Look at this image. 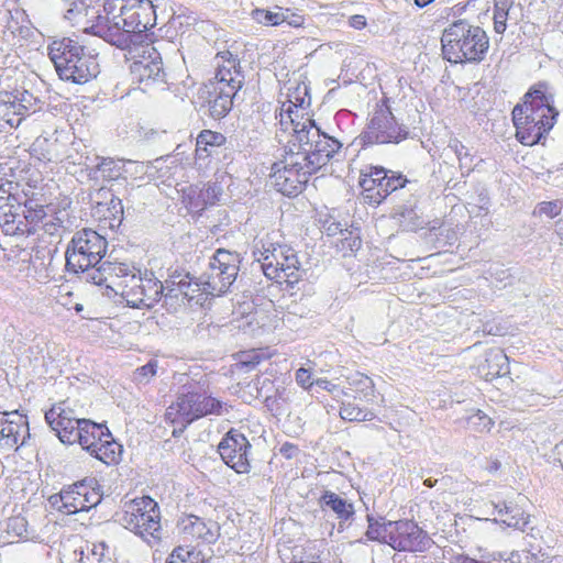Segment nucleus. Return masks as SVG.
<instances>
[{
  "instance_id": "1",
  "label": "nucleus",
  "mask_w": 563,
  "mask_h": 563,
  "mask_svg": "<svg viewBox=\"0 0 563 563\" xmlns=\"http://www.w3.org/2000/svg\"><path fill=\"white\" fill-rule=\"evenodd\" d=\"M102 7L104 15L97 16L89 31L120 49L141 43L156 23L151 0H103Z\"/></svg>"
},
{
  "instance_id": "2",
  "label": "nucleus",
  "mask_w": 563,
  "mask_h": 563,
  "mask_svg": "<svg viewBox=\"0 0 563 563\" xmlns=\"http://www.w3.org/2000/svg\"><path fill=\"white\" fill-rule=\"evenodd\" d=\"M92 273V284L106 285L115 294H120L132 308H152L164 292L163 284L153 273L146 272L142 275L135 267L124 263H106Z\"/></svg>"
},
{
  "instance_id": "3",
  "label": "nucleus",
  "mask_w": 563,
  "mask_h": 563,
  "mask_svg": "<svg viewBox=\"0 0 563 563\" xmlns=\"http://www.w3.org/2000/svg\"><path fill=\"white\" fill-rule=\"evenodd\" d=\"M553 96L548 95L544 85H538L525 96V102L512 110L517 137L525 145L538 143L555 122L558 111Z\"/></svg>"
},
{
  "instance_id": "4",
  "label": "nucleus",
  "mask_w": 563,
  "mask_h": 563,
  "mask_svg": "<svg viewBox=\"0 0 563 563\" xmlns=\"http://www.w3.org/2000/svg\"><path fill=\"white\" fill-rule=\"evenodd\" d=\"M253 254L268 279L290 286L300 280V263L295 250L276 241L275 234H267L256 242Z\"/></svg>"
},
{
  "instance_id": "5",
  "label": "nucleus",
  "mask_w": 563,
  "mask_h": 563,
  "mask_svg": "<svg viewBox=\"0 0 563 563\" xmlns=\"http://www.w3.org/2000/svg\"><path fill=\"white\" fill-rule=\"evenodd\" d=\"M441 43L443 55L451 63L481 62L489 45L485 31L465 20L449 25Z\"/></svg>"
},
{
  "instance_id": "6",
  "label": "nucleus",
  "mask_w": 563,
  "mask_h": 563,
  "mask_svg": "<svg viewBox=\"0 0 563 563\" xmlns=\"http://www.w3.org/2000/svg\"><path fill=\"white\" fill-rule=\"evenodd\" d=\"M366 537L390 545L396 551L424 552L432 544V539L411 520L385 521L368 518Z\"/></svg>"
},
{
  "instance_id": "7",
  "label": "nucleus",
  "mask_w": 563,
  "mask_h": 563,
  "mask_svg": "<svg viewBox=\"0 0 563 563\" xmlns=\"http://www.w3.org/2000/svg\"><path fill=\"white\" fill-rule=\"evenodd\" d=\"M107 246V240L91 229L76 232L66 250L68 271L82 273L86 280L92 283V272L109 263L108 261L101 262L106 255Z\"/></svg>"
},
{
  "instance_id": "8",
  "label": "nucleus",
  "mask_w": 563,
  "mask_h": 563,
  "mask_svg": "<svg viewBox=\"0 0 563 563\" xmlns=\"http://www.w3.org/2000/svg\"><path fill=\"white\" fill-rule=\"evenodd\" d=\"M115 520L141 537L148 544L161 539V512L157 503L148 496L125 501Z\"/></svg>"
},
{
  "instance_id": "9",
  "label": "nucleus",
  "mask_w": 563,
  "mask_h": 563,
  "mask_svg": "<svg viewBox=\"0 0 563 563\" xmlns=\"http://www.w3.org/2000/svg\"><path fill=\"white\" fill-rule=\"evenodd\" d=\"M295 133H290L289 140L307 156L312 168L319 170L341 148V143L320 132V129L310 118L295 125Z\"/></svg>"
},
{
  "instance_id": "10",
  "label": "nucleus",
  "mask_w": 563,
  "mask_h": 563,
  "mask_svg": "<svg viewBox=\"0 0 563 563\" xmlns=\"http://www.w3.org/2000/svg\"><path fill=\"white\" fill-rule=\"evenodd\" d=\"M316 173L301 151L288 139L284 158L272 166L271 177L276 189L285 196H294L301 191L309 176Z\"/></svg>"
},
{
  "instance_id": "11",
  "label": "nucleus",
  "mask_w": 563,
  "mask_h": 563,
  "mask_svg": "<svg viewBox=\"0 0 563 563\" xmlns=\"http://www.w3.org/2000/svg\"><path fill=\"white\" fill-rule=\"evenodd\" d=\"M224 408L225 404L221 400L208 395L206 390L196 388L179 394L167 408L166 418L172 423H180L186 427L209 415L220 416Z\"/></svg>"
},
{
  "instance_id": "12",
  "label": "nucleus",
  "mask_w": 563,
  "mask_h": 563,
  "mask_svg": "<svg viewBox=\"0 0 563 563\" xmlns=\"http://www.w3.org/2000/svg\"><path fill=\"white\" fill-rule=\"evenodd\" d=\"M240 255L223 249L217 250L210 258L208 269L200 276L202 292L220 296L228 291L240 269Z\"/></svg>"
},
{
  "instance_id": "13",
  "label": "nucleus",
  "mask_w": 563,
  "mask_h": 563,
  "mask_svg": "<svg viewBox=\"0 0 563 563\" xmlns=\"http://www.w3.org/2000/svg\"><path fill=\"white\" fill-rule=\"evenodd\" d=\"M408 135V131L399 125L386 106H377L373 112L364 139L369 144L399 143Z\"/></svg>"
},
{
  "instance_id": "14",
  "label": "nucleus",
  "mask_w": 563,
  "mask_h": 563,
  "mask_svg": "<svg viewBox=\"0 0 563 563\" xmlns=\"http://www.w3.org/2000/svg\"><path fill=\"white\" fill-rule=\"evenodd\" d=\"M133 80L139 84L142 91L150 90L153 86L164 88L165 71L159 52L150 44L142 46L140 59L131 65Z\"/></svg>"
},
{
  "instance_id": "15",
  "label": "nucleus",
  "mask_w": 563,
  "mask_h": 563,
  "mask_svg": "<svg viewBox=\"0 0 563 563\" xmlns=\"http://www.w3.org/2000/svg\"><path fill=\"white\" fill-rule=\"evenodd\" d=\"M251 444L246 437L235 429H231L218 445L223 462L239 474L251 471L249 451Z\"/></svg>"
},
{
  "instance_id": "16",
  "label": "nucleus",
  "mask_w": 563,
  "mask_h": 563,
  "mask_svg": "<svg viewBox=\"0 0 563 563\" xmlns=\"http://www.w3.org/2000/svg\"><path fill=\"white\" fill-rule=\"evenodd\" d=\"M30 437L26 416L18 410L0 412V450L15 451Z\"/></svg>"
},
{
  "instance_id": "17",
  "label": "nucleus",
  "mask_w": 563,
  "mask_h": 563,
  "mask_svg": "<svg viewBox=\"0 0 563 563\" xmlns=\"http://www.w3.org/2000/svg\"><path fill=\"white\" fill-rule=\"evenodd\" d=\"M309 104L310 97L306 85H298L294 90L289 88L288 100L283 103L279 113L280 133H277V136L280 141L287 132L295 133V125L307 118L299 114V111L305 110Z\"/></svg>"
},
{
  "instance_id": "18",
  "label": "nucleus",
  "mask_w": 563,
  "mask_h": 563,
  "mask_svg": "<svg viewBox=\"0 0 563 563\" xmlns=\"http://www.w3.org/2000/svg\"><path fill=\"white\" fill-rule=\"evenodd\" d=\"M47 49L48 56L53 62L58 76H67L68 74H74L76 71L81 74H89L88 69L90 65H85V69L84 67H77L71 71H69L70 68L67 67L68 63H70L73 58L79 56L78 54L82 52V45H80L78 42L68 37H64L62 40L53 41L48 45ZM80 66L82 65L80 64Z\"/></svg>"
},
{
  "instance_id": "19",
  "label": "nucleus",
  "mask_w": 563,
  "mask_h": 563,
  "mask_svg": "<svg viewBox=\"0 0 563 563\" xmlns=\"http://www.w3.org/2000/svg\"><path fill=\"white\" fill-rule=\"evenodd\" d=\"M45 420L56 432L60 442L65 444L76 443V435L82 419L76 418L71 409L64 408L62 404L55 405L45 412Z\"/></svg>"
},
{
  "instance_id": "20",
  "label": "nucleus",
  "mask_w": 563,
  "mask_h": 563,
  "mask_svg": "<svg viewBox=\"0 0 563 563\" xmlns=\"http://www.w3.org/2000/svg\"><path fill=\"white\" fill-rule=\"evenodd\" d=\"M34 219L31 211L26 214L25 206L23 207L13 195L2 191L0 195V225L7 234H15L24 232V221Z\"/></svg>"
},
{
  "instance_id": "21",
  "label": "nucleus",
  "mask_w": 563,
  "mask_h": 563,
  "mask_svg": "<svg viewBox=\"0 0 563 563\" xmlns=\"http://www.w3.org/2000/svg\"><path fill=\"white\" fill-rule=\"evenodd\" d=\"M217 59L219 60L214 79L208 85L232 89L234 92H238L244 80L238 59L230 52L218 54Z\"/></svg>"
},
{
  "instance_id": "22",
  "label": "nucleus",
  "mask_w": 563,
  "mask_h": 563,
  "mask_svg": "<svg viewBox=\"0 0 563 563\" xmlns=\"http://www.w3.org/2000/svg\"><path fill=\"white\" fill-rule=\"evenodd\" d=\"M494 508L492 515L495 516L494 521L505 525L506 527L514 528L519 531H525L530 522V515L512 500H497L492 501Z\"/></svg>"
},
{
  "instance_id": "23",
  "label": "nucleus",
  "mask_w": 563,
  "mask_h": 563,
  "mask_svg": "<svg viewBox=\"0 0 563 563\" xmlns=\"http://www.w3.org/2000/svg\"><path fill=\"white\" fill-rule=\"evenodd\" d=\"M60 7L64 10V19L71 25L81 27L85 33L92 34L89 31L91 24H95L97 16L104 13L89 8L81 0H60Z\"/></svg>"
},
{
  "instance_id": "24",
  "label": "nucleus",
  "mask_w": 563,
  "mask_h": 563,
  "mask_svg": "<svg viewBox=\"0 0 563 563\" xmlns=\"http://www.w3.org/2000/svg\"><path fill=\"white\" fill-rule=\"evenodd\" d=\"M85 490L84 483L74 484L59 494L49 497V503L58 511L66 515L77 514L79 511H88V505L85 504L82 492Z\"/></svg>"
},
{
  "instance_id": "25",
  "label": "nucleus",
  "mask_w": 563,
  "mask_h": 563,
  "mask_svg": "<svg viewBox=\"0 0 563 563\" xmlns=\"http://www.w3.org/2000/svg\"><path fill=\"white\" fill-rule=\"evenodd\" d=\"M387 169L378 166H366L361 170L360 186L365 192V198L373 203H380L385 196V178Z\"/></svg>"
},
{
  "instance_id": "26",
  "label": "nucleus",
  "mask_w": 563,
  "mask_h": 563,
  "mask_svg": "<svg viewBox=\"0 0 563 563\" xmlns=\"http://www.w3.org/2000/svg\"><path fill=\"white\" fill-rule=\"evenodd\" d=\"M207 103L209 113L214 119L224 117L232 108L233 98L236 95L232 89L206 85Z\"/></svg>"
},
{
  "instance_id": "27",
  "label": "nucleus",
  "mask_w": 563,
  "mask_h": 563,
  "mask_svg": "<svg viewBox=\"0 0 563 563\" xmlns=\"http://www.w3.org/2000/svg\"><path fill=\"white\" fill-rule=\"evenodd\" d=\"M25 106L18 101L12 95L5 93L0 97V131L7 128H16L22 122Z\"/></svg>"
},
{
  "instance_id": "28",
  "label": "nucleus",
  "mask_w": 563,
  "mask_h": 563,
  "mask_svg": "<svg viewBox=\"0 0 563 563\" xmlns=\"http://www.w3.org/2000/svg\"><path fill=\"white\" fill-rule=\"evenodd\" d=\"M104 437L110 438V431L104 424L82 419L81 423H79L76 443H79L84 450L90 452Z\"/></svg>"
},
{
  "instance_id": "29",
  "label": "nucleus",
  "mask_w": 563,
  "mask_h": 563,
  "mask_svg": "<svg viewBox=\"0 0 563 563\" xmlns=\"http://www.w3.org/2000/svg\"><path fill=\"white\" fill-rule=\"evenodd\" d=\"M78 55L79 56L73 58L71 62L68 63L67 67L70 68L69 71L76 69L77 67H81V64L84 69L86 68L85 65H90L88 69L89 74H81L76 71L74 74H68L67 76H59L60 79L71 81L74 84H85L99 74V64L97 58L93 55L87 53L84 46L82 52Z\"/></svg>"
},
{
  "instance_id": "30",
  "label": "nucleus",
  "mask_w": 563,
  "mask_h": 563,
  "mask_svg": "<svg viewBox=\"0 0 563 563\" xmlns=\"http://www.w3.org/2000/svg\"><path fill=\"white\" fill-rule=\"evenodd\" d=\"M479 374L486 380L508 373V357L500 349H490L485 353V360L478 365Z\"/></svg>"
},
{
  "instance_id": "31",
  "label": "nucleus",
  "mask_w": 563,
  "mask_h": 563,
  "mask_svg": "<svg viewBox=\"0 0 563 563\" xmlns=\"http://www.w3.org/2000/svg\"><path fill=\"white\" fill-rule=\"evenodd\" d=\"M219 526L214 521H206L202 518L190 516L188 517L184 531L192 538L199 539L206 543H213L219 537Z\"/></svg>"
},
{
  "instance_id": "32",
  "label": "nucleus",
  "mask_w": 563,
  "mask_h": 563,
  "mask_svg": "<svg viewBox=\"0 0 563 563\" xmlns=\"http://www.w3.org/2000/svg\"><path fill=\"white\" fill-rule=\"evenodd\" d=\"M319 505L324 511L327 509L333 511L341 521H347L354 515L353 504L330 490H325L322 494L319 499Z\"/></svg>"
},
{
  "instance_id": "33",
  "label": "nucleus",
  "mask_w": 563,
  "mask_h": 563,
  "mask_svg": "<svg viewBox=\"0 0 563 563\" xmlns=\"http://www.w3.org/2000/svg\"><path fill=\"white\" fill-rule=\"evenodd\" d=\"M63 146L57 139L38 136L31 146V154L42 162H57L62 159Z\"/></svg>"
},
{
  "instance_id": "34",
  "label": "nucleus",
  "mask_w": 563,
  "mask_h": 563,
  "mask_svg": "<svg viewBox=\"0 0 563 563\" xmlns=\"http://www.w3.org/2000/svg\"><path fill=\"white\" fill-rule=\"evenodd\" d=\"M91 164L95 165L89 175L95 179L101 177L107 180H114L122 176L123 165L120 161L95 156Z\"/></svg>"
},
{
  "instance_id": "35",
  "label": "nucleus",
  "mask_w": 563,
  "mask_h": 563,
  "mask_svg": "<svg viewBox=\"0 0 563 563\" xmlns=\"http://www.w3.org/2000/svg\"><path fill=\"white\" fill-rule=\"evenodd\" d=\"M121 449L122 446L117 443L110 434V438L104 437L100 442H98L96 448L90 451V454L104 464L110 465L118 463Z\"/></svg>"
},
{
  "instance_id": "36",
  "label": "nucleus",
  "mask_w": 563,
  "mask_h": 563,
  "mask_svg": "<svg viewBox=\"0 0 563 563\" xmlns=\"http://www.w3.org/2000/svg\"><path fill=\"white\" fill-rule=\"evenodd\" d=\"M217 186L205 185L199 191L191 189L189 198V208L195 211L205 209L208 205H213L217 200Z\"/></svg>"
},
{
  "instance_id": "37",
  "label": "nucleus",
  "mask_w": 563,
  "mask_h": 563,
  "mask_svg": "<svg viewBox=\"0 0 563 563\" xmlns=\"http://www.w3.org/2000/svg\"><path fill=\"white\" fill-rule=\"evenodd\" d=\"M170 283L183 288L187 301L194 300L196 292H202V285L199 286L200 277L194 278L189 273L174 272L170 275Z\"/></svg>"
},
{
  "instance_id": "38",
  "label": "nucleus",
  "mask_w": 563,
  "mask_h": 563,
  "mask_svg": "<svg viewBox=\"0 0 563 563\" xmlns=\"http://www.w3.org/2000/svg\"><path fill=\"white\" fill-rule=\"evenodd\" d=\"M515 0H495L494 9V30L498 34H503L507 27V20L511 19L510 9Z\"/></svg>"
},
{
  "instance_id": "39",
  "label": "nucleus",
  "mask_w": 563,
  "mask_h": 563,
  "mask_svg": "<svg viewBox=\"0 0 563 563\" xmlns=\"http://www.w3.org/2000/svg\"><path fill=\"white\" fill-rule=\"evenodd\" d=\"M269 357L271 354L265 350L244 351L238 355L236 366L242 369L251 371L262 361L268 360Z\"/></svg>"
},
{
  "instance_id": "40",
  "label": "nucleus",
  "mask_w": 563,
  "mask_h": 563,
  "mask_svg": "<svg viewBox=\"0 0 563 563\" xmlns=\"http://www.w3.org/2000/svg\"><path fill=\"white\" fill-rule=\"evenodd\" d=\"M283 14L284 9L280 7H277V11L255 9L251 13L253 20H255L257 23L272 26H277L284 23L285 16Z\"/></svg>"
},
{
  "instance_id": "41",
  "label": "nucleus",
  "mask_w": 563,
  "mask_h": 563,
  "mask_svg": "<svg viewBox=\"0 0 563 563\" xmlns=\"http://www.w3.org/2000/svg\"><path fill=\"white\" fill-rule=\"evenodd\" d=\"M448 147L456 155L460 168L470 173L473 168V156L468 148L457 139L451 140Z\"/></svg>"
},
{
  "instance_id": "42",
  "label": "nucleus",
  "mask_w": 563,
  "mask_h": 563,
  "mask_svg": "<svg viewBox=\"0 0 563 563\" xmlns=\"http://www.w3.org/2000/svg\"><path fill=\"white\" fill-rule=\"evenodd\" d=\"M340 416L343 420L349 421H371L374 418V413L372 411L364 410L351 402L342 404L340 408Z\"/></svg>"
},
{
  "instance_id": "43",
  "label": "nucleus",
  "mask_w": 563,
  "mask_h": 563,
  "mask_svg": "<svg viewBox=\"0 0 563 563\" xmlns=\"http://www.w3.org/2000/svg\"><path fill=\"white\" fill-rule=\"evenodd\" d=\"M482 559L486 560L487 563H528V555L518 551H512L509 555L497 552L489 555H482Z\"/></svg>"
},
{
  "instance_id": "44",
  "label": "nucleus",
  "mask_w": 563,
  "mask_h": 563,
  "mask_svg": "<svg viewBox=\"0 0 563 563\" xmlns=\"http://www.w3.org/2000/svg\"><path fill=\"white\" fill-rule=\"evenodd\" d=\"M467 423L476 432H489L494 426L493 419L482 410H476V412L471 415Z\"/></svg>"
},
{
  "instance_id": "45",
  "label": "nucleus",
  "mask_w": 563,
  "mask_h": 563,
  "mask_svg": "<svg viewBox=\"0 0 563 563\" xmlns=\"http://www.w3.org/2000/svg\"><path fill=\"white\" fill-rule=\"evenodd\" d=\"M164 286V292L162 296H164V300L166 305L173 306L176 305H184L187 299L184 296V290L181 287L172 285L170 277L165 280Z\"/></svg>"
},
{
  "instance_id": "46",
  "label": "nucleus",
  "mask_w": 563,
  "mask_h": 563,
  "mask_svg": "<svg viewBox=\"0 0 563 563\" xmlns=\"http://www.w3.org/2000/svg\"><path fill=\"white\" fill-rule=\"evenodd\" d=\"M349 383L365 398L374 395V383L364 374L356 373L354 376L349 378Z\"/></svg>"
},
{
  "instance_id": "47",
  "label": "nucleus",
  "mask_w": 563,
  "mask_h": 563,
  "mask_svg": "<svg viewBox=\"0 0 563 563\" xmlns=\"http://www.w3.org/2000/svg\"><path fill=\"white\" fill-rule=\"evenodd\" d=\"M384 181L385 190L383 196H385V198L397 189L405 187V185L408 183L405 176L393 170H387V176Z\"/></svg>"
},
{
  "instance_id": "48",
  "label": "nucleus",
  "mask_w": 563,
  "mask_h": 563,
  "mask_svg": "<svg viewBox=\"0 0 563 563\" xmlns=\"http://www.w3.org/2000/svg\"><path fill=\"white\" fill-rule=\"evenodd\" d=\"M157 362L150 361L147 364L135 369L133 379L139 384H146L156 375Z\"/></svg>"
},
{
  "instance_id": "49",
  "label": "nucleus",
  "mask_w": 563,
  "mask_h": 563,
  "mask_svg": "<svg viewBox=\"0 0 563 563\" xmlns=\"http://www.w3.org/2000/svg\"><path fill=\"white\" fill-rule=\"evenodd\" d=\"M224 141L225 137L223 134L210 130L201 131L197 137L198 144H203L205 146L210 147L221 146L224 143Z\"/></svg>"
},
{
  "instance_id": "50",
  "label": "nucleus",
  "mask_w": 563,
  "mask_h": 563,
  "mask_svg": "<svg viewBox=\"0 0 563 563\" xmlns=\"http://www.w3.org/2000/svg\"><path fill=\"white\" fill-rule=\"evenodd\" d=\"M561 209L559 201H544L539 205L538 212L549 218H554L560 214Z\"/></svg>"
},
{
  "instance_id": "51",
  "label": "nucleus",
  "mask_w": 563,
  "mask_h": 563,
  "mask_svg": "<svg viewBox=\"0 0 563 563\" xmlns=\"http://www.w3.org/2000/svg\"><path fill=\"white\" fill-rule=\"evenodd\" d=\"M314 384L318 387L332 394L334 396V398H339L341 396H346V393L343 389L339 388L338 385L333 384L332 382H330L325 378H318L314 380Z\"/></svg>"
},
{
  "instance_id": "52",
  "label": "nucleus",
  "mask_w": 563,
  "mask_h": 563,
  "mask_svg": "<svg viewBox=\"0 0 563 563\" xmlns=\"http://www.w3.org/2000/svg\"><path fill=\"white\" fill-rule=\"evenodd\" d=\"M296 382L303 389H309V388H311L312 385H316L314 380H311V373L303 367L297 369Z\"/></svg>"
},
{
  "instance_id": "53",
  "label": "nucleus",
  "mask_w": 563,
  "mask_h": 563,
  "mask_svg": "<svg viewBox=\"0 0 563 563\" xmlns=\"http://www.w3.org/2000/svg\"><path fill=\"white\" fill-rule=\"evenodd\" d=\"M190 556V551L178 547L174 549V551L168 556L166 563H186L188 558Z\"/></svg>"
},
{
  "instance_id": "54",
  "label": "nucleus",
  "mask_w": 563,
  "mask_h": 563,
  "mask_svg": "<svg viewBox=\"0 0 563 563\" xmlns=\"http://www.w3.org/2000/svg\"><path fill=\"white\" fill-rule=\"evenodd\" d=\"M285 21L288 25L292 27H299L303 25L305 19L302 15L291 12L290 9H284Z\"/></svg>"
},
{
  "instance_id": "55",
  "label": "nucleus",
  "mask_w": 563,
  "mask_h": 563,
  "mask_svg": "<svg viewBox=\"0 0 563 563\" xmlns=\"http://www.w3.org/2000/svg\"><path fill=\"white\" fill-rule=\"evenodd\" d=\"M82 498L85 499V504L88 505V510L101 501V496L96 492L89 493L86 485L85 490L82 492Z\"/></svg>"
},
{
  "instance_id": "56",
  "label": "nucleus",
  "mask_w": 563,
  "mask_h": 563,
  "mask_svg": "<svg viewBox=\"0 0 563 563\" xmlns=\"http://www.w3.org/2000/svg\"><path fill=\"white\" fill-rule=\"evenodd\" d=\"M297 452V446L291 443H284L280 448V453L287 459L294 457Z\"/></svg>"
},
{
  "instance_id": "57",
  "label": "nucleus",
  "mask_w": 563,
  "mask_h": 563,
  "mask_svg": "<svg viewBox=\"0 0 563 563\" xmlns=\"http://www.w3.org/2000/svg\"><path fill=\"white\" fill-rule=\"evenodd\" d=\"M350 25L354 29L361 30L366 25L365 18L363 15H353L350 19Z\"/></svg>"
},
{
  "instance_id": "58",
  "label": "nucleus",
  "mask_w": 563,
  "mask_h": 563,
  "mask_svg": "<svg viewBox=\"0 0 563 563\" xmlns=\"http://www.w3.org/2000/svg\"><path fill=\"white\" fill-rule=\"evenodd\" d=\"M210 155L209 146H205L203 144H196V156L198 159H203Z\"/></svg>"
},
{
  "instance_id": "59",
  "label": "nucleus",
  "mask_w": 563,
  "mask_h": 563,
  "mask_svg": "<svg viewBox=\"0 0 563 563\" xmlns=\"http://www.w3.org/2000/svg\"><path fill=\"white\" fill-rule=\"evenodd\" d=\"M451 562L452 563H482V562L471 559L464 554L453 555L451 559Z\"/></svg>"
},
{
  "instance_id": "60",
  "label": "nucleus",
  "mask_w": 563,
  "mask_h": 563,
  "mask_svg": "<svg viewBox=\"0 0 563 563\" xmlns=\"http://www.w3.org/2000/svg\"><path fill=\"white\" fill-rule=\"evenodd\" d=\"M24 519L19 517L11 519L9 523V527L12 528L19 527L21 529H24Z\"/></svg>"
},
{
  "instance_id": "61",
  "label": "nucleus",
  "mask_w": 563,
  "mask_h": 563,
  "mask_svg": "<svg viewBox=\"0 0 563 563\" xmlns=\"http://www.w3.org/2000/svg\"><path fill=\"white\" fill-rule=\"evenodd\" d=\"M555 227H556L555 231H556L560 240L563 242V221H558Z\"/></svg>"
},
{
  "instance_id": "62",
  "label": "nucleus",
  "mask_w": 563,
  "mask_h": 563,
  "mask_svg": "<svg viewBox=\"0 0 563 563\" xmlns=\"http://www.w3.org/2000/svg\"><path fill=\"white\" fill-rule=\"evenodd\" d=\"M433 0H415V3L420 7V8H423L426 5H428L429 3H431Z\"/></svg>"
},
{
  "instance_id": "63",
  "label": "nucleus",
  "mask_w": 563,
  "mask_h": 563,
  "mask_svg": "<svg viewBox=\"0 0 563 563\" xmlns=\"http://www.w3.org/2000/svg\"><path fill=\"white\" fill-rule=\"evenodd\" d=\"M423 484L427 486V487H434L435 484H437V479L432 481L431 478H427L424 479Z\"/></svg>"
},
{
  "instance_id": "64",
  "label": "nucleus",
  "mask_w": 563,
  "mask_h": 563,
  "mask_svg": "<svg viewBox=\"0 0 563 563\" xmlns=\"http://www.w3.org/2000/svg\"><path fill=\"white\" fill-rule=\"evenodd\" d=\"M113 203V208L115 209L117 206L119 207L120 211L122 212V205H121V200H117V202H114V200L111 201Z\"/></svg>"
}]
</instances>
